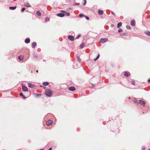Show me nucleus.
Segmentation results:
<instances>
[{"instance_id":"nucleus-35","label":"nucleus","mask_w":150,"mask_h":150,"mask_svg":"<svg viewBox=\"0 0 150 150\" xmlns=\"http://www.w3.org/2000/svg\"><path fill=\"white\" fill-rule=\"evenodd\" d=\"M79 5V3H75L74 4H73V5L74 6H76V5Z\"/></svg>"},{"instance_id":"nucleus-47","label":"nucleus","mask_w":150,"mask_h":150,"mask_svg":"<svg viewBox=\"0 0 150 150\" xmlns=\"http://www.w3.org/2000/svg\"><path fill=\"white\" fill-rule=\"evenodd\" d=\"M44 149H41L40 150H44Z\"/></svg>"},{"instance_id":"nucleus-2","label":"nucleus","mask_w":150,"mask_h":150,"mask_svg":"<svg viewBox=\"0 0 150 150\" xmlns=\"http://www.w3.org/2000/svg\"><path fill=\"white\" fill-rule=\"evenodd\" d=\"M45 93L47 97H50L52 96L53 92L50 89H47L45 90Z\"/></svg>"},{"instance_id":"nucleus-9","label":"nucleus","mask_w":150,"mask_h":150,"mask_svg":"<svg viewBox=\"0 0 150 150\" xmlns=\"http://www.w3.org/2000/svg\"><path fill=\"white\" fill-rule=\"evenodd\" d=\"M28 85L29 87L31 88H34L35 87V86L34 84L30 83H28Z\"/></svg>"},{"instance_id":"nucleus-28","label":"nucleus","mask_w":150,"mask_h":150,"mask_svg":"<svg viewBox=\"0 0 150 150\" xmlns=\"http://www.w3.org/2000/svg\"><path fill=\"white\" fill-rule=\"evenodd\" d=\"M50 20L49 18L48 17H46L45 18V22H47L48 21H49Z\"/></svg>"},{"instance_id":"nucleus-20","label":"nucleus","mask_w":150,"mask_h":150,"mask_svg":"<svg viewBox=\"0 0 150 150\" xmlns=\"http://www.w3.org/2000/svg\"><path fill=\"white\" fill-rule=\"evenodd\" d=\"M103 13V11L102 10H99L98 11V13L99 15H102Z\"/></svg>"},{"instance_id":"nucleus-11","label":"nucleus","mask_w":150,"mask_h":150,"mask_svg":"<svg viewBox=\"0 0 150 150\" xmlns=\"http://www.w3.org/2000/svg\"><path fill=\"white\" fill-rule=\"evenodd\" d=\"M144 33L148 36H150V31L149 30L145 31L144 32Z\"/></svg>"},{"instance_id":"nucleus-3","label":"nucleus","mask_w":150,"mask_h":150,"mask_svg":"<svg viewBox=\"0 0 150 150\" xmlns=\"http://www.w3.org/2000/svg\"><path fill=\"white\" fill-rule=\"evenodd\" d=\"M61 13H59L57 14V16H58L62 17L65 16V13H66V11H61Z\"/></svg>"},{"instance_id":"nucleus-46","label":"nucleus","mask_w":150,"mask_h":150,"mask_svg":"<svg viewBox=\"0 0 150 150\" xmlns=\"http://www.w3.org/2000/svg\"><path fill=\"white\" fill-rule=\"evenodd\" d=\"M40 87H43V86H42L41 85L40 86Z\"/></svg>"},{"instance_id":"nucleus-5","label":"nucleus","mask_w":150,"mask_h":150,"mask_svg":"<svg viewBox=\"0 0 150 150\" xmlns=\"http://www.w3.org/2000/svg\"><path fill=\"white\" fill-rule=\"evenodd\" d=\"M107 41V39L105 38H101L99 42L102 43H104L106 42Z\"/></svg>"},{"instance_id":"nucleus-1","label":"nucleus","mask_w":150,"mask_h":150,"mask_svg":"<svg viewBox=\"0 0 150 150\" xmlns=\"http://www.w3.org/2000/svg\"><path fill=\"white\" fill-rule=\"evenodd\" d=\"M133 101L135 104L137 105H139V104L143 107V108H146L145 107V102L143 100H137L136 98H134L133 100Z\"/></svg>"},{"instance_id":"nucleus-54","label":"nucleus","mask_w":150,"mask_h":150,"mask_svg":"<svg viewBox=\"0 0 150 150\" xmlns=\"http://www.w3.org/2000/svg\"><path fill=\"white\" fill-rule=\"evenodd\" d=\"M148 150H150V149H149Z\"/></svg>"},{"instance_id":"nucleus-17","label":"nucleus","mask_w":150,"mask_h":150,"mask_svg":"<svg viewBox=\"0 0 150 150\" xmlns=\"http://www.w3.org/2000/svg\"><path fill=\"white\" fill-rule=\"evenodd\" d=\"M85 45V43L83 42L80 45V47L81 49H82L84 47Z\"/></svg>"},{"instance_id":"nucleus-31","label":"nucleus","mask_w":150,"mask_h":150,"mask_svg":"<svg viewBox=\"0 0 150 150\" xmlns=\"http://www.w3.org/2000/svg\"><path fill=\"white\" fill-rule=\"evenodd\" d=\"M79 16L80 18H82L83 16H85V15H84L83 14H82V13L79 14Z\"/></svg>"},{"instance_id":"nucleus-44","label":"nucleus","mask_w":150,"mask_h":150,"mask_svg":"<svg viewBox=\"0 0 150 150\" xmlns=\"http://www.w3.org/2000/svg\"><path fill=\"white\" fill-rule=\"evenodd\" d=\"M69 10H71V8H69Z\"/></svg>"},{"instance_id":"nucleus-12","label":"nucleus","mask_w":150,"mask_h":150,"mask_svg":"<svg viewBox=\"0 0 150 150\" xmlns=\"http://www.w3.org/2000/svg\"><path fill=\"white\" fill-rule=\"evenodd\" d=\"M30 42V39L29 38H26L25 40V42L26 44H28Z\"/></svg>"},{"instance_id":"nucleus-42","label":"nucleus","mask_w":150,"mask_h":150,"mask_svg":"<svg viewBox=\"0 0 150 150\" xmlns=\"http://www.w3.org/2000/svg\"><path fill=\"white\" fill-rule=\"evenodd\" d=\"M114 25H113V24H111V27H112H112H114Z\"/></svg>"},{"instance_id":"nucleus-49","label":"nucleus","mask_w":150,"mask_h":150,"mask_svg":"<svg viewBox=\"0 0 150 150\" xmlns=\"http://www.w3.org/2000/svg\"><path fill=\"white\" fill-rule=\"evenodd\" d=\"M43 88L44 89H45V88H46L45 87H43Z\"/></svg>"},{"instance_id":"nucleus-14","label":"nucleus","mask_w":150,"mask_h":150,"mask_svg":"<svg viewBox=\"0 0 150 150\" xmlns=\"http://www.w3.org/2000/svg\"><path fill=\"white\" fill-rule=\"evenodd\" d=\"M37 45V43L35 42H34L32 44V47L33 48H35Z\"/></svg>"},{"instance_id":"nucleus-23","label":"nucleus","mask_w":150,"mask_h":150,"mask_svg":"<svg viewBox=\"0 0 150 150\" xmlns=\"http://www.w3.org/2000/svg\"><path fill=\"white\" fill-rule=\"evenodd\" d=\"M77 60L79 62H81V59L78 56H77Z\"/></svg>"},{"instance_id":"nucleus-33","label":"nucleus","mask_w":150,"mask_h":150,"mask_svg":"<svg viewBox=\"0 0 150 150\" xmlns=\"http://www.w3.org/2000/svg\"><path fill=\"white\" fill-rule=\"evenodd\" d=\"M81 36V35L80 34H79L78 35V36L76 37L75 39H78Z\"/></svg>"},{"instance_id":"nucleus-25","label":"nucleus","mask_w":150,"mask_h":150,"mask_svg":"<svg viewBox=\"0 0 150 150\" xmlns=\"http://www.w3.org/2000/svg\"><path fill=\"white\" fill-rule=\"evenodd\" d=\"M126 28L128 30H130L131 29V27L128 25H127L126 26Z\"/></svg>"},{"instance_id":"nucleus-13","label":"nucleus","mask_w":150,"mask_h":150,"mask_svg":"<svg viewBox=\"0 0 150 150\" xmlns=\"http://www.w3.org/2000/svg\"><path fill=\"white\" fill-rule=\"evenodd\" d=\"M135 23L134 20H131V25L132 26H134L135 25Z\"/></svg>"},{"instance_id":"nucleus-29","label":"nucleus","mask_w":150,"mask_h":150,"mask_svg":"<svg viewBox=\"0 0 150 150\" xmlns=\"http://www.w3.org/2000/svg\"><path fill=\"white\" fill-rule=\"evenodd\" d=\"M131 83H132V84L133 85H135V82L134 80H132L131 81Z\"/></svg>"},{"instance_id":"nucleus-45","label":"nucleus","mask_w":150,"mask_h":150,"mask_svg":"<svg viewBox=\"0 0 150 150\" xmlns=\"http://www.w3.org/2000/svg\"><path fill=\"white\" fill-rule=\"evenodd\" d=\"M34 57H37V56L36 55H34Z\"/></svg>"},{"instance_id":"nucleus-7","label":"nucleus","mask_w":150,"mask_h":150,"mask_svg":"<svg viewBox=\"0 0 150 150\" xmlns=\"http://www.w3.org/2000/svg\"><path fill=\"white\" fill-rule=\"evenodd\" d=\"M53 122L50 120H49L46 123L47 125L49 126L52 125V124Z\"/></svg>"},{"instance_id":"nucleus-36","label":"nucleus","mask_w":150,"mask_h":150,"mask_svg":"<svg viewBox=\"0 0 150 150\" xmlns=\"http://www.w3.org/2000/svg\"><path fill=\"white\" fill-rule=\"evenodd\" d=\"M25 8H23L21 9V12H23L25 11Z\"/></svg>"},{"instance_id":"nucleus-34","label":"nucleus","mask_w":150,"mask_h":150,"mask_svg":"<svg viewBox=\"0 0 150 150\" xmlns=\"http://www.w3.org/2000/svg\"><path fill=\"white\" fill-rule=\"evenodd\" d=\"M123 31V30L122 29L120 28L118 30V32L119 33H120L122 32Z\"/></svg>"},{"instance_id":"nucleus-19","label":"nucleus","mask_w":150,"mask_h":150,"mask_svg":"<svg viewBox=\"0 0 150 150\" xmlns=\"http://www.w3.org/2000/svg\"><path fill=\"white\" fill-rule=\"evenodd\" d=\"M19 95L21 96H22L23 97V98L24 99H25L26 98V97L22 93H21L19 94Z\"/></svg>"},{"instance_id":"nucleus-24","label":"nucleus","mask_w":150,"mask_h":150,"mask_svg":"<svg viewBox=\"0 0 150 150\" xmlns=\"http://www.w3.org/2000/svg\"><path fill=\"white\" fill-rule=\"evenodd\" d=\"M18 59L21 60V61H22V60H23V57H21V56H19L18 57Z\"/></svg>"},{"instance_id":"nucleus-39","label":"nucleus","mask_w":150,"mask_h":150,"mask_svg":"<svg viewBox=\"0 0 150 150\" xmlns=\"http://www.w3.org/2000/svg\"><path fill=\"white\" fill-rule=\"evenodd\" d=\"M142 150H145V147L144 146H142Z\"/></svg>"},{"instance_id":"nucleus-18","label":"nucleus","mask_w":150,"mask_h":150,"mask_svg":"<svg viewBox=\"0 0 150 150\" xmlns=\"http://www.w3.org/2000/svg\"><path fill=\"white\" fill-rule=\"evenodd\" d=\"M16 8V6H10L9 7V9L10 10H14Z\"/></svg>"},{"instance_id":"nucleus-48","label":"nucleus","mask_w":150,"mask_h":150,"mask_svg":"<svg viewBox=\"0 0 150 150\" xmlns=\"http://www.w3.org/2000/svg\"><path fill=\"white\" fill-rule=\"evenodd\" d=\"M36 72H37V73H38V70H37V71H36Z\"/></svg>"},{"instance_id":"nucleus-50","label":"nucleus","mask_w":150,"mask_h":150,"mask_svg":"<svg viewBox=\"0 0 150 150\" xmlns=\"http://www.w3.org/2000/svg\"><path fill=\"white\" fill-rule=\"evenodd\" d=\"M148 108H146L147 111V110H148Z\"/></svg>"},{"instance_id":"nucleus-51","label":"nucleus","mask_w":150,"mask_h":150,"mask_svg":"<svg viewBox=\"0 0 150 150\" xmlns=\"http://www.w3.org/2000/svg\"><path fill=\"white\" fill-rule=\"evenodd\" d=\"M143 113H145V112H145V111H144V110H143Z\"/></svg>"},{"instance_id":"nucleus-8","label":"nucleus","mask_w":150,"mask_h":150,"mask_svg":"<svg viewBox=\"0 0 150 150\" xmlns=\"http://www.w3.org/2000/svg\"><path fill=\"white\" fill-rule=\"evenodd\" d=\"M69 91H73L76 90V88L74 86H71L68 88Z\"/></svg>"},{"instance_id":"nucleus-43","label":"nucleus","mask_w":150,"mask_h":150,"mask_svg":"<svg viewBox=\"0 0 150 150\" xmlns=\"http://www.w3.org/2000/svg\"><path fill=\"white\" fill-rule=\"evenodd\" d=\"M52 148L50 147L48 150H52Z\"/></svg>"},{"instance_id":"nucleus-30","label":"nucleus","mask_w":150,"mask_h":150,"mask_svg":"<svg viewBox=\"0 0 150 150\" xmlns=\"http://www.w3.org/2000/svg\"><path fill=\"white\" fill-rule=\"evenodd\" d=\"M34 94L35 95V96H37V97H40L41 96V94H38L35 93Z\"/></svg>"},{"instance_id":"nucleus-6","label":"nucleus","mask_w":150,"mask_h":150,"mask_svg":"<svg viewBox=\"0 0 150 150\" xmlns=\"http://www.w3.org/2000/svg\"><path fill=\"white\" fill-rule=\"evenodd\" d=\"M68 39L71 41H73L74 40V37L71 35H68Z\"/></svg>"},{"instance_id":"nucleus-26","label":"nucleus","mask_w":150,"mask_h":150,"mask_svg":"<svg viewBox=\"0 0 150 150\" xmlns=\"http://www.w3.org/2000/svg\"><path fill=\"white\" fill-rule=\"evenodd\" d=\"M127 35H128V34L126 33H123V34H121L120 35L122 36H127Z\"/></svg>"},{"instance_id":"nucleus-37","label":"nucleus","mask_w":150,"mask_h":150,"mask_svg":"<svg viewBox=\"0 0 150 150\" xmlns=\"http://www.w3.org/2000/svg\"><path fill=\"white\" fill-rule=\"evenodd\" d=\"M86 0H83V5H85L86 4Z\"/></svg>"},{"instance_id":"nucleus-38","label":"nucleus","mask_w":150,"mask_h":150,"mask_svg":"<svg viewBox=\"0 0 150 150\" xmlns=\"http://www.w3.org/2000/svg\"><path fill=\"white\" fill-rule=\"evenodd\" d=\"M84 17L87 20H89V18L88 16L85 15Z\"/></svg>"},{"instance_id":"nucleus-22","label":"nucleus","mask_w":150,"mask_h":150,"mask_svg":"<svg viewBox=\"0 0 150 150\" xmlns=\"http://www.w3.org/2000/svg\"><path fill=\"white\" fill-rule=\"evenodd\" d=\"M36 14L39 16L41 15V13L40 11H36Z\"/></svg>"},{"instance_id":"nucleus-52","label":"nucleus","mask_w":150,"mask_h":150,"mask_svg":"<svg viewBox=\"0 0 150 150\" xmlns=\"http://www.w3.org/2000/svg\"><path fill=\"white\" fill-rule=\"evenodd\" d=\"M16 0H13V1H16Z\"/></svg>"},{"instance_id":"nucleus-27","label":"nucleus","mask_w":150,"mask_h":150,"mask_svg":"<svg viewBox=\"0 0 150 150\" xmlns=\"http://www.w3.org/2000/svg\"><path fill=\"white\" fill-rule=\"evenodd\" d=\"M99 57H100V54H98V55L94 59V61H96V60H97L99 58Z\"/></svg>"},{"instance_id":"nucleus-16","label":"nucleus","mask_w":150,"mask_h":150,"mask_svg":"<svg viewBox=\"0 0 150 150\" xmlns=\"http://www.w3.org/2000/svg\"><path fill=\"white\" fill-rule=\"evenodd\" d=\"M122 25V23L120 22L117 23V28H120Z\"/></svg>"},{"instance_id":"nucleus-15","label":"nucleus","mask_w":150,"mask_h":150,"mask_svg":"<svg viewBox=\"0 0 150 150\" xmlns=\"http://www.w3.org/2000/svg\"><path fill=\"white\" fill-rule=\"evenodd\" d=\"M49 84V83L47 81L44 82L42 83V85L44 86H47Z\"/></svg>"},{"instance_id":"nucleus-4","label":"nucleus","mask_w":150,"mask_h":150,"mask_svg":"<svg viewBox=\"0 0 150 150\" xmlns=\"http://www.w3.org/2000/svg\"><path fill=\"white\" fill-rule=\"evenodd\" d=\"M22 87L23 91L24 92H27L28 91V89L26 86L24 85H23L22 86Z\"/></svg>"},{"instance_id":"nucleus-40","label":"nucleus","mask_w":150,"mask_h":150,"mask_svg":"<svg viewBox=\"0 0 150 150\" xmlns=\"http://www.w3.org/2000/svg\"><path fill=\"white\" fill-rule=\"evenodd\" d=\"M111 12L112 14L114 16L115 15V13L113 11H111Z\"/></svg>"},{"instance_id":"nucleus-53","label":"nucleus","mask_w":150,"mask_h":150,"mask_svg":"<svg viewBox=\"0 0 150 150\" xmlns=\"http://www.w3.org/2000/svg\"><path fill=\"white\" fill-rule=\"evenodd\" d=\"M8 0V1H10L11 0Z\"/></svg>"},{"instance_id":"nucleus-10","label":"nucleus","mask_w":150,"mask_h":150,"mask_svg":"<svg viewBox=\"0 0 150 150\" xmlns=\"http://www.w3.org/2000/svg\"><path fill=\"white\" fill-rule=\"evenodd\" d=\"M130 75V73L129 71H125L124 72V75L128 77Z\"/></svg>"},{"instance_id":"nucleus-41","label":"nucleus","mask_w":150,"mask_h":150,"mask_svg":"<svg viewBox=\"0 0 150 150\" xmlns=\"http://www.w3.org/2000/svg\"><path fill=\"white\" fill-rule=\"evenodd\" d=\"M148 82L149 83H150V78L148 80Z\"/></svg>"},{"instance_id":"nucleus-32","label":"nucleus","mask_w":150,"mask_h":150,"mask_svg":"<svg viewBox=\"0 0 150 150\" xmlns=\"http://www.w3.org/2000/svg\"><path fill=\"white\" fill-rule=\"evenodd\" d=\"M70 13L69 12H66V13H65V15H66L67 16H69L70 15Z\"/></svg>"},{"instance_id":"nucleus-21","label":"nucleus","mask_w":150,"mask_h":150,"mask_svg":"<svg viewBox=\"0 0 150 150\" xmlns=\"http://www.w3.org/2000/svg\"><path fill=\"white\" fill-rule=\"evenodd\" d=\"M24 6L27 7H31V6L28 3L25 4L24 5Z\"/></svg>"}]
</instances>
